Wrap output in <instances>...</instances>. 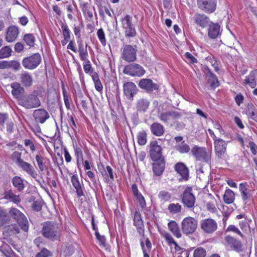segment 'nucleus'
<instances>
[{"label":"nucleus","instance_id":"nucleus-23","mask_svg":"<svg viewBox=\"0 0 257 257\" xmlns=\"http://www.w3.org/2000/svg\"><path fill=\"white\" fill-rule=\"evenodd\" d=\"M21 83L26 87H31L33 83V78L30 73L23 72L20 74Z\"/></svg>","mask_w":257,"mask_h":257},{"label":"nucleus","instance_id":"nucleus-32","mask_svg":"<svg viewBox=\"0 0 257 257\" xmlns=\"http://www.w3.org/2000/svg\"><path fill=\"white\" fill-rule=\"evenodd\" d=\"M169 230L173 234L178 238L181 237L182 234L179 229V227L177 222L175 221H171L168 224Z\"/></svg>","mask_w":257,"mask_h":257},{"label":"nucleus","instance_id":"nucleus-29","mask_svg":"<svg viewBox=\"0 0 257 257\" xmlns=\"http://www.w3.org/2000/svg\"><path fill=\"white\" fill-rule=\"evenodd\" d=\"M165 163L164 160L155 161L153 164V170L154 174L156 176H161L165 169Z\"/></svg>","mask_w":257,"mask_h":257},{"label":"nucleus","instance_id":"nucleus-57","mask_svg":"<svg viewBox=\"0 0 257 257\" xmlns=\"http://www.w3.org/2000/svg\"><path fill=\"white\" fill-rule=\"evenodd\" d=\"M83 63V69L84 71L86 73H88L90 72H92V69L91 65L90 64V62L88 60V59H86V61L82 60Z\"/></svg>","mask_w":257,"mask_h":257},{"label":"nucleus","instance_id":"nucleus-37","mask_svg":"<svg viewBox=\"0 0 257 257\" xmlns=\"http://www.w3.org/2000/svg\"><path fill=\"white\" fill-rule=\"evenodd\" d=\"M235 199V194L230 189L226 190L223 195V200L226 204L232 203Z\"/></svg>","mask_w":257,"mask_h":257},{"label":"nucleus","instance_id":"nucleus-43","mask_svg":"<svg viewBox=\"0 0 257 257\" xmlns=\"http://www.w3.org/2000/svg\"><path fill=\"white\" fill-rule=\"evenodd\" d=\"M10 221V217L6 210L0 209V226H3Z\"/></svg>","mask_w":257,"mask_h":257},{"label":"nucleus","instance_id":"nucleus-38","mask_svg":"<svg viewBox=\"0 0 257 257\" xmlns=\"http://www.w3.org/2000/svg\"><path fill=\"white\" fill-rule=\"evenodd\" d=\"M239 191L241 193L242 199L246 203V201L249 199L250 195L248 189L244 184L240 183L239 184Z\"/></svg>","mask_w":257,"mask_h":257},{"label":"nucleus","instance_id":"nucleus-39","mask_svg":"<svg viewBox=\"0 0 257 257\" xmlns=\"http://www.w3.org/2000/svg\"><path fill=\"white\" fill-rule=\"evenodd\" d=\"M13 185L17 188V189L21 191L24 188V184L21 178L18 176H15L13 178L12 180Z\"/></svg>","mask_w":257,"mask_h":257},{"label":"nucleus","instance_id":"nucleus-8","mask_svg":"<svg viewBox=\"0 0 257 257\" xmlns=\"http://www.w3.org/2000/svg\"><path fill=\"white\" fill-rule=\"evenodd\" d=\"M41 62V55L39 53H35L24 58L22 60V65L27 69L33 70L38 66Z\"/></svg>","mask_w":257,"mask_h":257},{"label":"nucleus","instance_id":"nucleus-42","mask_svg":"<svg viewBox=\"0 0 257 257\" xmlns=\"http://www.w3.org/2000/svg\"><path fill=\"white\" fill-rule=\"evenodd\" d=\"M91 76L94 81L96 90L99 92L101 91L102 90L103 86L99 80L98 74L96 73H94Z\"/></svg>","mask_w":257,"mask_h":257},{"label":"nucleus","instance_id":"nucleus-49","mask_svg":"<svg viewBox=\"0 0 257 257\" xmlns=\"http://www.w3.org/2000/svg\"><path fill=\"white\" fill-rule=\"evenodd\" d=\"M74 248L71 245H63L62 248V253L65 256H70L74 252Z\"/></svg>","mask_w":257,"mask_h":257},{"label":"nucleus","instance_id":"nucleus-20","mask_svg":"<svg viewBox=\"0 0 257 257\" xmlns=\"http://www.w3.org/2000/svg\"><path fill=\"white\" fill-rule=\"evenodd\" d=\"M203 71L205 73L206 77L208 78V82L212 87H216L219 85V82L215 74L212 73L207 66H204Z\"/></svg>","mask_w":257,"mask_h":257},{"label":"nucleus","instance_id":"nucleus-22","mask_svg":"<svg viewBox=\"0 0 257 257\" xmlns=\"http://www.w3.org/2000/svg\"><path fill=\"white\" fill-rule=\"evenodd\" d=\"M11 87L12 88V95L19 100L20 98L22 97L21 95L24 93L25 89L24 87L19 83L17 82L11 83Z\"/></svg>","mask_w":257,"mask_h":257},{"label":"nucleus","instance_id":"nucleus-31","mask_svg":"<svg viewBox=\"0 0 257 257\" xmlns=\"http://www.w3.org/2000/svg\"><path fill=\"white\" fill-rule=\"evenodd\" d=\"M19 232L20 228L16 224L6 226L3 229V234L7 236L18 234Z\"/></svg>","mask_w":257,"mask_h":257},{"label":"nucleus","instance_id":"nucleus-56","mask_svg":"<svg viewBox=\"0 0 257 257\" xmlns=\"http://www.w3.org/2000/svg\"><path fill=\"white\" fill-rule=\"evenodd\" d=\"M164 237L165 238L166 240L168 242V243L170 244H174L175 246L176 249H177V248H179V246L177 244V242L174 240L172 236L168 233H165L164 235Z\"/></svg>","mask_w":257,"mask_h":257},{"label":"nucleus","instance_id":"nucleus-46","mask_svg":"<svg viewBox=\"0 0 257 257\" xmlns=\"http://www.w3.org/2000/svg\"><path fill=\"white\" fill-rule=\"evenodd\" d=\"M176 150L181 153H187L190 150V147L187 144L185 143L184 141L176 146Z\"/></svg>","mask_w":257,"mask_h":257},{"label":"nucleus","instance_id":"nucleus-24","mask_svg":"<svg viewBox=\"0 0 257 257\" xmlns=\"http://www.w3.org/2000/svg\"><path fill=\"white\" fill-rule=\"evenodd\" d=\"M175 170L179 174L182 179L186 181L189 178V171L187 167L182 163H178L175 166Z\"/></svg>","mask_w":257,"mask_h":257},{"label":"nucleus","instance_id":"nucleus-2","mask_svg":"<svg viewBox=\"0 0 257 257\" xmlns=\"http://www.w3.org/2000/svg\"><path fill=\"white\" fill-rule=\"evenodd\" d=\"M215 157L219 161L226 162L229 158L226 153L227 142L222 139L215 140L214 142Z\"/></svg>","mask_w":257,"mask_h":257},{"label":"nucleus","instance_id":"nucleus-6","mask_svg":"<svg viewBox=\"0 0 257 257\" xmlns=\"http://www.w3.org/2000/svg\"><path fill=\"white\" fill-rule=\"evenodd\" d=\"M197 220L193 217L188 216L183 219L181 222L182 232L188 235L194 233L197 227Z\"/></svg>","mask_w":257,"mask_h":257},{"label":"nucleus","instance_id":"nucleus-7","mask_svg":"<svg viewBox=\"0 0 257 257\" xmlns=\"http://www.w3.org/2000/svg\"><path fill=\"white\" fill-rule=\"evenodd\" d=\"M122 28L124 31V35L126 38L134 37L136 35V31L132 23V17L126 15L121 19Z\"/></svg>","mask_w":257,"mask_h":257},{"label":"nucleus","instance_id":"nucleus-40","mask_svg":"<svg viewBox=\"0 0 257 257\" xmlns=\"http://www.w3.org/2000/svg\"><path fill=\"white\" fill-rule=\"evenodd\" d=\"M168 209L171 214H177L181 212L182 206L179 203H171L168 206Z\"/></svg>","mask_w":257,"mask_h":257},{"label":"nucleus","instance_id":"nucleus-30","mask_svg":"<svg viewBox=\"0 0 257 257\" xmlns=\"http://www.w3.org/2000/svg\"><path fill=\"white\" fill-rule=\"evenodd\" d=\"M208 30V37L211 39L216 38L219 34L220 26L218 24H215L211 22Z\"/></svg>","mask_w":257,"mask_h":257},{"label":"nucleus","instance_id":"nucleus-53","mask_svg":"<svg viewBox=\"0 0 257 257\" xmlns=\"http://www.w3.org/2000/svg\"><path fill=\"white\" fill-rule=\"evenodd\" d=\"M97 36L101 44L105 46L106 44L105 34L102 29H99L97 32Z\"/></svg>","mask_w":257,"mask_h":257},{"label":"nucleus","instance_id":"nucleus-33","mask_svg":"<svg viewBox=\"0 0 257 257\" xmlns=\"http://www.w3.org/2000/svg\"><path fill=\"white\" fill-rule=\"evenodd\" d=\"M152 133L156 136H161L164 133V126L158 122H154L150 126Z\"/></svg>","mask_w":257,"mask_h":257},{"label":"nucleus","instance_id":"nucleus-47","mask_svg":"<svg viewBox=\"0 0 257 257\" xmlns=\"http://www.w3.org/2000/svg\"><path fill=\"white\" fill-rule=\"evenodd\" d=\"M12 50L9 46L3 47L0 50V58H6L11 55Z\"/></svg>","mask_w":257,"mask_h":257},{"label":"nucleus","instance_id":"nucleus-58","mask_svg":"<svg viewBox=\"0 0 257 257\" xmlns=\"http://www.w3.org/2000/svg\"><path fill=\"white\" fill-rule=\"evenodd\" d=\"M52 254L49 250L46 248H43L36 254V257H49Z\"/></svg>","mask_w":257,"mask_h":257},{"label":"nucleus","instance_id":"nucleus-50","mask_svg":"<svg viewBox=\"0 0 257 257\" xmlns=\"http://www.w3.org/2000/svg\"><path fill=\"white\" fill-rule=\"evenodd\" d=\"M247 113L252 119L257 122V112L252 104L248 105Z\"/></svg>","mask_w":257,"mask_h":257},{"label":"nucleus","instance_id":"nucleus-15","mask_svg":"<svg viewBox=\"0 0 257 257\" xmlns=\"http://www.w3.org/2000/svg\"><path fill=\"white\" fill-rule=\"evenodd\" d=\"M225 241L227 245L235 251L239 252L242 251V244L240 241L236 238L230 235H227L225 237Z\"/></svg>","mask_w":257,"mask_h":257},{"label":"nucleus","instance_id":"nucleus-25","mask_svg":"<svg viewBox=\"0 0 257 257\" xmlns=\"http://www.w3.org/2000/svg\"><path fill=\"white\" fill-rule=\"evenodd\" d=\"M19 32L18 28L14 26H11L9 27L6 39L7 42L11 43L14 41L17 38Z\"/></svg>","mask_w":257,"mask_h":257},{"label":"nucleus","instance_id":"nucleus-60","mask_svg":"<svg viewBox=\"0 0 257 257\" xmlns=\"http://www.w3.org/2000/svg\"><path fill=\"white\" fill-rule=\"evenodd\" d=\"M75 154L77 157V161L83 160V154L81 149L79 147L75 148Z\"/></svg>","mask_w":257,"mask_h":257},{"label":"nucleus","instance_id":"nucleus-55","mask_svg":"<svg viewBox=\"0 0 257 257\" xmlns=\"http://www.w3.org/2000/svg\"><path fill=\"white\" fill-rule=\"evenodd\" d=\"M194 257H205L206 250L202 247L196 248L193 253Z\"/></svg>","mask_w":257,"mask_h":257},{"label":"nucleus","instance_id":"nucleus-18","mask_svg":"<svg viewBox=\"0 0 257 257\" xmlns=\"http://www.w3.org/2000/svg\"><path fill=\"white\" fill-rule=\"evenodd\" d=\"M139 86L147 92H152L158 89V85L150 79H142L139 83Z\"/></svg>","mask_w":257,"mask_h":257},{"label":"nucleus","instance_id":"nucleus-45","mask_svg":"<svg viewBox=\"0 0 257 257\" xmlns=\"http://www.w3.org/2000/svg\"><path fill=\"white\" fill-rule=\"evenodd\" d=\"M23 39L29 46L33 47L34 46L35 38L32 34H27L25 35Z\"/></svg>","mask_w":257,"mask_h":257},{"label":"nucleus","instance_id":"nucleus-61","mask_svg":"<svg viewBox=\"0 0 257 257\" xmlns=\"http://www.w3.org/2000/svg\"><path fill=\"white\" fill-rule=\"evenodd\" d=\"M36 160L38 163L39 169L41 171H43L45 169V166L43 164L42 158L38 155L36 156Z\"/></svg>","mask_w":257,"mask_h":257},{"label":"nucleus","instance_id":"nucleus-59","mask_svg":"<svg viewBox=\"0 0 257 257\" xmlns=\"http://www.w3.org/2000/svg\"><path fill=\"white\" fill-rule=\"evenodd\" d=\"M226 231H233L237 234H238L239 235H240L241 237H243V234L240 231V230L234 225H230L228 226V227L227 228Z\"/></svg>","mask_w":257,"mask_h":257},{"label":"nucleus","instance_id":"nucleus-54","mask_svg":"<svg viewBox=\"0 0 257 257\" xmlns=\"http://www.w3.org/2000/svg\"><path fill=\"white\" fill-rule=\"evenodd\" d=\"M102 175L104 178H107L109 177L111 180L113 179V175L112 172V169L109 166H107L106 169L104 170L103 172H101Z\"/></svg>","mask_w":257,"mask_h":257},{"label":"nucleus","instance_id":"nucleus-10","mask_svg":"<svg viewBox=\"0 0 257 257\" xmlns=\"http://www.w3.org/2000/svg\"><path fill=\"white\" fill-rule=\"evenodd\" d=\"M123 73L132 76L142 77L146 73V71L141 65L133 63L125 66Z\"/></svg>","mask_w":257,"mask_h":257},{"label":"nucleus","instance_id":"nucleus-48","mask_svg":"<svg viewBox=\"0 0 257 257\" xmlns=\"http://www.w3.org/2000/svg\"><path fill=\"white\" fill-rule=\"evenodd\" d=\"M158 198L161 201H168L171 198V194L168 191L162 190L159 193Z\"/></svg>","mask_w":257,"mask_h":257},{"label":"nucleus","instance_id":"nucleus-51","mask_svg":"<svg viewBox=\"0 0 257 257\" xmlns=\"http://www.w3.org/2000/svg\"><path fill=\"white\" fill-rule=\"evenodd\" d=\"M87 47V44H86L85 47L78 49L79 57L81 60L86 61V59H88V54Z\"/></svg>","mask_w":257,"mask_h":257},{"label":"nucleus","instance_id":"nucleus-12","mask_svg":"<svg viewBox=\"0 0 257 257\" xmlns=\"http://www.w3.org/2000/svg\"><path fill=\"white\" fill-rule=\"evenodd\" d=\"M198 8L205 13H212L215 11L216 0H197Z\"/></svg>","mask_w":257,"mask_h":257},{"label":"nucleus","instance_id":"nucleus-1","mask_svg":"<svg viewBox=\"0 0 257 257\" xmlns=\"http://www.w3.org/2000/svg\"><path fill=\"white\" fill-rule=\"evenodd\" d=\"M61 230L59 224L52 221H47L43 224L42 235L53 241L58 240L60 236Z\"/></svg>","mask_w":257,"mask_h":257},{"label":"nucleus","instance_id":"nucleus-35","mask_svg":"<svg viewBox=\"0 0 257 257\" xmlns=\"http://www.w3.org/2000/svg\"><path fill=\"white\" fill-rule=\"evenodd\" d=\"M257 75V70L251 71L249 74L245 77L244 83L248 84L251 88H254L256 85L255 77Z\"/></svg>","mask_w":257,"mask_h":257},{"label":"nucleus","instance_id":"nucleus-27","mask_svg":"<svg viewBox=\"0 0 257 257\" xmlns=\"http://www.w3.org/2000/svg\"><path fill=\"white\" fill-rule=\"evenodd\" d=\"M71 182L73 187L76 189L77 196H83V191L77 175L74 174L71 177Z\"/></svg>","mask_w":257,"mask_h":257},{"label":"nucleus","instance_id":"nucleus-3","mask_svg":"<svg viewBox=\"0 0 257 257\" xmlns=\"http://www.w3.org/2000/svg\"><path fill=\"white\" fill-rule=\"evenodd\" d=\"M11 216L21 226L22 229L27 231L29 229V222L25 215L16 208H12L9 211Z\"/></svg>","mask_w":257,"mask_h":257},{"label":"nucleus","instance_id":"nucleus-9","mask_svg":"<svg viewBox=\"0 0 257 257\" xmlns=\"http://www.w3.org/2000/svg\"><path fill=\"white\" fill-rule=\"evenodd\" d=\"M182 202L183 205L188 208H192L194 207L196 202V198L192 193V188L191 187H187L181 195Z\"/></svg>","mask_w":257,"mask_h":257},{"label":"nucleus","instance_id":"nucleus-17","mask_svg":"<svg viewBox=\"0 0 257 257\" xmlns=\"http://www.w3.org/2000/svg\"><path fill=\"white\" fill-rule=\"evenodd\" d=\"M123 87L124 93L126 97L130 100H133L134 95L138 91L136 84L132 82H127L124 83Z\"/></svg>","mask_w":257,"mask_h":257},{"label":"nucleus","instance_id":"nucleus-44","mask_svg":"<svg viewBox=\"0 0 257 257\" xmlns=\"http://www.w3.org/2000/svg\"><path fill=\"white\" fill-rule=\"evenodd\" d=\"M5 198L9 199L11 201H13L15 203L20 202L19 196L13 194L11 191L7 192L5 193Z\"/></svg>","mask_w":257,"mask_h":257},{"label":"nucleus","instance_id":"nucleus-41","mask_svg":"<svg viewBox=\"0 0 257 257\" xmlns=\"http://www.w3.org/2000/svg\"><path fill=\"white\" fill-rule=\"evenodd\" d=\"M138 143L140 145L143 146L147 143V133L143 130L140 132L137 135Z\"/></svg>","mask_w":257,"mask_h":257},{"label":"nucleus","instance_id":"nucleus-13","mask_svg":"<svg viewBox=\"0 0 257 257\" xmlns=\"http://www.w3.org/2000/svg\"><path fill=\"white\" fill-rule=\"evenodd\" d=\"M200 226L201 229L206 233H212L217 229L216 221L212 218H207L201 221Z\"/></svg>","mask_w":257,"mask_h":257},{"label":"nucleus","instance_id":"nucleus-19","mask_svg":"<svg viewBox=\"0 0 257 257\" xmlns=\"http://www.w3.org/2000/svg\"><path fill=\"white\" fill-rule=\"evenodd\" d=\"M33 116L37 122L44 123L50 116L48 112L44 109H38L34 110Z\"/></svg>","mask_w":257,"mask_h":257},{"label":"nucleus","instance_id":"nucleus-16","mask_svg":"<svg viewBox=\"0 0 257 257\" xmlns=\"http://www.w3.org/2000/svg\"><path fill=\"white\" fill-rule=\"evenodd\" d=\"M181 114L175 111H166L161 112L159 115L160 119L164 123H168L169 121L179 118Z\"/></svg>","mask_w":257,"mask_h":257},{"label":"nucleus","instance_id":"nucleus-21","mask_svg":"<svg viewBox=\"0 0 257 257\" xmlns=\"http://www.w3.org/2000/svg\"><path fill=\"white\" fill-rule=\"evenodd\" d=\"M193 19L195 23L202 28L206 27L211 22L209 18L203 14H196Z\"/></svg>","mask_w":257,"mask_h":257},{"label":"nucleus","instance_id":"nucleus-36","mask_svg":"<svg viewBox=\"0 0 257 257\" xmlns=\"http://www.w3.org/2000/svg\"><path fill=\"white\" fill-rule=\"evenodd\" d=\"M0 251L6 257H16L15 252L8 244H5L1 246Z\"/></svg>","mask_w":257,"mask_h":257},{"label":"nucleus","instance_id":"nucleus-62","mask_svg":"<svg viewBox=\"0 0 257 257\" xmlns=\"http://www.w3.org/2000/svg\"><path fill=\"white\" fill-rule=\"evenodd\" d=\"M96 238L99 240L100 244L105 246V238L103 235H100L98 231H96L95 233Z\"/></svg>","mask_w":257,"mask_h":257},{"label":"nucleus","instance_id":"nucleus-26","mask_svg":"<svg viewBox=\"0 0 257 257\" xmlns=\"http://www.w3.org/2000/svg\"><path fill=\"white\" fill-rule=\"evenodd\" d=\"M150 101L147 98H140L137 101L136 107L138 111L140 112H146L149 107Z\"/></svg>","mask_w":257,"mask_h":257},{"label":"nucleus","instance_id":"nucleus-34","mask_svg":"<svg viewBox=\"0 0 257 257\" xmlns=\"http://www.w3.org/2000/svg\"><path fill=\"white\" fill-rule=\"evenodd\" d=\"M134 221V224L136 226L138 231L140 233H141L143 231L144 224L141 213L139 212L136 211L135 213Z\"/></svg>","mask_w":257,"mask_h":257},{"label":"nucleus","instance_id":"nucleus-64","mask_svg":"<svg viewBox=\"0 0 257 257\" xmlns=\"http://www.w3.org/2000/svg\"><path fill=\"white\" fill-rule=\"evenodd\" d=\"M249 146L250 149L251 153L253 155H256L257 153V146L253 142L250 141L249 142Z\"/></svg>","mask_w":257,"mask_h":257},{"label":"nucleus","instance_id":"nucleus-28","mask_svg":"<svg viewBox=\"0 0 257 257\" xmlns=\"http://www.w3.org/2000/svg\"><path fill=\"white\" fill-rule=\"evenodd\" d=\"M19 161L20 163L18 164V166L31 176L35 178L37 174L33 167L30 164L25 162L23 160H19Z\"/></svg>","mask_w":257,"mask_h":257},{"label":"nucleus","instance_id":"nucleus-5","mask_svg":"<svg viewBox=\"0 0 257 257\" xmlns=\"http://www.w3.org/2000/svg\"><path fill=\"white\" fill-rule=\"evenodd\" d=\"M19 103L27 109L37 107L41 105L39 98L34 94L23 96L19 99Z\"/></svg>","mask_w":257,"mask_h":257},{"label":"nucleus","instance_id":"nucleus-14","mask_svg":"<svg viewBox=\"0 0 257 257\" xmlns=\"http://www.w3.org/2000/svg\"><path fill=\"white\" fill-rule=\"evenodd\" d=\"M150 156L154 161L164 160L162 158L161 148L157 141H153L150 144Z\"/></svg>","mask_w":257,"mask_h":257},{"label":"nucleus","instance_id":"nucleus-4","mask_svg":"<svg viewBox=\"0 0 257 257\" xmlns=\"http://www.w3.org/2000/svg\"><path fill=\"white\" fill-rule=\"evenodd\" d=\"M191 153L196 160L208 163L211 159V151H207L205 148L195 146L191 149Z\"/></svg>","mask_w":257,"mask_h":257},{"label":"nucleus","instance_id":"nucleus-52","mask_svg":"<svg viewBox=\"0 0 257 257\" xmlns=\"http://www.w3.org/2000/svg\"><path fill=\"white\" fill-rule=\"evenodd\" d=\"M61 29L62 30V34L64 39L67 40L70 39V31L67 25L63 23L61 25Z\"/></svg>","mask_w":257,"mask_h":257},{"label":"nucleus","instance_id":"nucleus-63","mask_svg":"<svg viewBox=\"0 0 257 257\" xmlns=\"http://www.w3.org/2000/svg\"><path fill=\"white\" fill-rule=\"evenodd\" d=\"M10 68L13 67L15 70H18L21 68V65L19 62L17 61H9Z\"/></svg>","mask_w":257,"mask_h":257},{"label":"nucleus","instance_id":"nucleus-11","mask_svg":"<svg viewBox=\"0 0 257 257\" xmlns=\"http://www.w3.org/2000/svg\"><path fill=\"white\" fill-rule=\"evenodd\" d=\"M136 46L125 45L122 49L121 58L127 62H134L136 59Z\"/></svg>","mask_w":257,"mask_h":257}]
</instances>
